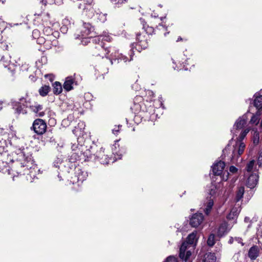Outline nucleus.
Masks as SVG:
<instances>
[{"instance_id": "nucleus-27", "label": "nucleus", "mask_w": 262, "mask_h": 262, "mask_svg": "<svg viewBox=\"0 0 262 262\" xmlns=\"http://www.w3.org/2000/svg\"><path fill=\"white\" fill-rule=\"evenodd\" d=\"M216 257L214 253H207L204 255L203 262H215Z\"/></svg>"}, {"instance_id": "nucleus-56", "label": "nucleus", "mask_w": 262, "mask_h": 262, "mask_svg": "<svg viewBox=\"0 0 262 262\" xmlns=\"http://www.w3.org/2000/svg\"><path fill=\"white\" fill-rule=\"evenodd\" d=\"M182 40V38L181 37H179L178 38V40H177V41H178L179 40Z\"/></svg>"}, {"instance_id": "nucleus-33", "label": "nucleus", "mask_w": 262, "mask_h": 262, "mask_svg": "<svg viewBox=\"0 0 262 262\" xmlns=\"http://www.w3.org/2000/svg\"><path fill=\"white\" fill-rule=\"evenodd\" d=\"M226 229V225L225 224H222L219 228L217 232L218 235L220 236H223V235H224L225 233H227Z\"/></svg>"}, {"instance_id": "nucleus-38", "label": "nucleus", "mask_w": 262, "mask_h": 262, "mask_svg": "<svg viewBox=\"0 0 262 262\" xmlns=\"http://www.w3.org/2000/svg\"><path fill=\"white\" fill-rule=\"evenodd\" d=\"M97 18L102 23L104 22L106 20V14L104 13L96 14Z\"/></svg>"}, {"instance_id": "nucleus-52", "label": "nucleus", "mask_w": 262, "mask_h": 262, "mask_svg": "<svg viewBox=\"0 0 262 262\" xmlns=\"http://www.w3.org/2000/svg\"><path fill=\"white\" fill-rule=\"evenodd\" d=\"M228 147H229V145H228L225 147V148L223 150V153H224V154H226V152L227 151V150H228Z\"/></svg>"}, {"instance_id": "nucleus-32", "label": "nucleus", "mask_w": 262, "mask_h": 262, "mask_svg": "<svg viewBox=\"0 0 262 262\" xmlns=\"http://www.w3.org/2000/svg\"><path fill=\"white\" fill-rule=\"evenodd\" d=\"M50 87L49 85H43L39 90V93L41 96H46L49 93Z\"/></svg>"}, {"instance_id": "nucleus-39", "label": "nucleus", "mask_w": 262, "mask_h": 262, "mask_svg": "<svg viewBox=\"0 0 262 262\" xmlns=\"http://www.w3.org/2000/svg\"><path fill=\"white\" fill-rule=\"evenodd\" d=\"M254 160H251L247 164L246 169L248 172L251 171L254 165Z\"/></svg>"}, {"instance_id": "nucleus-54", "label": "nucleus", "mask_w": 262, "mask_h": 262, "mask_svg": "<svg viewBox=\"0 0 262 262\" xmlns=\"http://www.w3.org/2000/svg\"><path fill=\"white\" fill-rule=\"evenodd\" d=\"M72 104L71 105L70 104L68 106L69 109L73 110L74 108V106H72Z\"/></svg>"}, {"instance_id": "nucleus-29", "label": "nucleus", "mask_w": 262, "mask_h": 262, "mask_svg": "<svg viewBox=\"0 0 262 262\" xmlns=\"http://www.w3.org/2000/svg\"><path fill=\"white\" fill-rule=\"evenodd\" d=\"M53 93L55 94H59L62 92V86L59 82H55L53 84Z\"/></svg>"}, {"instance_id": "nucleus-34", "label": "nucleus", "mask_w": 262, "mask_h": 262, "mask_svg": "<svg viewBox=\"0 0 262 262\" xmlns=\"http://www.w3.org/2000/svg\"><path fill=\"white\" fill-rule=\"evenodd\" d=\"M253 138L252 140L254 144L257 145L259 141V133L256 130H253Z\"/></svg>"}, {"instance_id": "nucleus-35", "label": "nucleus", "mask_w": 262, "mask_h": 262, "mask_svg": "<svg viewBox=\"0 0 262 262\" xmlns=\"http://www.w3.org/2000/svg\"><path fill=\"white\" fill-rule=\"evenodd\" d=\"M127 0H111L112 3L116 7H120L123 4L127 2Z\"/></svg>"}, {"instance_id": "nucleus-10", "label": "nucleus", "mask_w": 262, "mask_h": 262, "mask_svg": "<svg viewBox=\"0 0 262 262\" xmlns=\"http://www.w3.org/2000/svg\"><path fill=\"white\" fill-rule=\"evenodd\" d=\"M110 51L108 48L105 47L104 45L99 43L96 47L93 53L94 55L96 56H100L102 58L105 57L107 58Z\"/></svg>"}, {"instance_id": "nucleus-5", "label": "nucleus", "mask_w": 262, "mask_h": 262, "mask_svg": "<svg viewBox=\"0 0 262 262\" xmlns=\"http://www.w3.org/2000/svg\"><path fill=\"white\" fill-rule=\"evenodd\" d=\"M96 148V146L91 147L89 151L85 152V154L88 158L91 159L94 157V159H97L102 164H108L111 159L108 158L107 155L104 154V149L102 147L100 148L99 150L95 152Z\"/></svg>"}, {"instance_id": "nucleus-9", "label": "nucleus", "mask_w": 262, "mask_h": 262, "mask_svg": "<svg viewBox=\"0 0 262 262\" xmlns=\"http://www.w3.org/2000/svg\"><path fill=\"white\" fill-rule=\"evenodd\" d=\"M32 128L37 135H42L46 131L47 124L42 119H36L33 123Z\"/></svg>"}, {"instance_id": "nucleus-3", "label": "nucleus", "mask_w": 262, "mask_h": 262, "mask_svg": "<svg viewBox=\"0 0 262 262\" xmlns=\"http://www.w3.org/2000/svg\"><path fill=\"white\" fill-rule=\"evenodd\" d=\"M196 241V232H193L188 236L187 241L182 243L180 248L179 256L181 259L186 261L189 258L191 255L189 249L192 248V245Z\"/></svg>"}, {"instance_id": "nucleus-11", "label": "nucleus", "mask_w": 262, "mask_h": 262, "mask_svg": "<svg viewBox=\"0 0 262 262\" xmlns=\"http://www.w3.org/2000/svg\"><path fill=\"white\" fill-rule=\"evenodd\" d=\"M1 63L5 68H7L8 70L11 73H13L15 70V64L11 63L10 61V56L9 55L3 56L1 59Z\"/></svg>"}, {"instance_id": "nucleus-28", "label": "nucleus", "mask_w": 262, "mask_h": 262, "mask_svg": "<svg viewBox=\"0 0 262 262\" xmlns=\"http://www.w3.org/2000/svg\"><path fill=\"white\" fill-rule=\"evenodd\" d=\"M262 113L257 111L255 114H253L250 119V123L251 124L257 125L259 121V116Z\"/></svg>"}, {"instance_id": "nucleus-42", "label": "nucleus", "mask_w": 262, "mask_h": 262, "mask_svg": "<svg viewBox=\"0 0 262 262\" xmlns=\"http://www.w3.org/2000/svg\"><path fill=\"white\" fill-rule=\"evenodd\" d=\"M121 125H118L117 126H115V127L112 129V133L114 135H117L120 130V128L121 127Z\"/></svg>"}, {"instance_id": "nucleus-57", "label": "nucleus", "mask_w": 262, "mask_h": 262, "mask_svg": "<svg viewBox=\"0 0 262 262\" xmlns=\"http://www.w3.org/2000/svg\"><path fill=\"white\" fill-rule=\"evenodd\" d=\"M3 129L0 128V133H2Z\"/></svg>"}, {"instance_id": "nucleus-25", "label": "nucleus", "mask_w": 262, "mask_h": 262, "mask_svg": "<svg viewBox=\"0 0 262 262\" xmlns=\"http://www.w3.org/2000/svg\"><path fill=\"white\" fill-rule=\"evenodd\" d=\"M75 83L73 78L72 77H68L66 78L63 84V88L67 91H69L73 89V84Z\"/></svg>"}, {"instance_id": "nucleus-1", "label": "nucleus", "mask_w": 262, "mask_h": 262, "mask_svg": "<svg viewBox=\"0 0 262 262\" xmlns=\"http://www.w3.org/2000/svg\"><path fill=\"white\" fill-rule=\"evenodd\" d=\"M13 159L11 160L12 162H15L17 166L21 168L26 167L27 170L31 168L33 164L32 155L28 151V149H17L12 153Z\"/></svg>"}, {"instance_id": "nucleus-43", "label": "nucleus", "mask_w": 262, "mask_h": 262, "mask_svg": "<svg viewBox=\"0 0 262 262\" xmlns=\"http://www.w3.org/2000/svg\"><path fill=\"white\" fill-rule=\"evenodd\" d=\"M146 34H151L154 32V29L152 27H147L146 30L144 31Z\"/></svg>"}, {"instance_id": "nucleus-47", "label": "nucleus", "mask_w": 262, "mask_h": 262, "mask_svg": "<svg viewBox=\"0 0 262 262\" xmlns=\"http://www.w3.org/2000/svg\"><path fill=\"white\" fill-rule=\"evenodd\" d=\"M261 162H262V151L260 152L258 158V164L259 166L261 165Z\"/></svg>"}, {"instance_id": "nucleus-20", "label": "nucleus", "mask_w": 262, "mask_h": 262, "mask_svg": "<svg viewBox=\"0 0 262 262\" xmlns=\"http://www.w3.org/2000/svg\"><path fill=\"white\" fill-rule=\"evenodd\" d=\"M259 248L257 246H253L248 251V256L251 260H255L259 256Z\"/></svg>"}, {"instance_id": "nucleus-8", "label": "nucleus", "mask_w": 262, "mask_h": 262, "mask_svg": "<svg viewBox=\"0 0 262 262\" xmlns=\"http://www.w3.org/2000/svg\"><path fill=\"white\" fill-rule=\"evenodd\" d=\"M148 35L146 34L144 32L137 34L136 39L138 41L136 43L137 47H138L137 50L140 51V50L145 49L148 47Z\"/></svg>"}, {"instance_id": "nucleus-30", "label": "nucleus", "mask_w": 262, "mask_h": 262, "mask_svg": "<svg viewBox=\"0 0 262 262\" xmlns=\"http://www.w3.org/2000/svg\"><path fill=\"white\" fill-rule=\"evenodd\" d=\"M244 192L245 190L244 186H240L238 188L235 198L236 202H238L243 198Z\"/></svg>"}, {"instance_id": "nucleus-18", "label": "nucleus", "mask_w": 262, "mask_h": 262, "mask_svg": "<svg viewBox=\"0 0 262 262\" xmlns=\"http://www.w3.org/2000/svg\"><path fill=\"white\" fill-rule=\"evenodd\" d=\"M254 106L256 108L257 111L262 113V95L256 93L254 95Z\"/></svg>"}, {"instance_id": "nucleus-36", "label": "nucleus", "mask_w": 262, "mask_h": 262, "mask_svg": "<svg viewBox=\"0 0 262 262\" xmlns=\"http://www.w3.org/2000/svg\"><path fill=\"white\" fill-rule=\"evenodd\" d=\"M215 244V235L214 234H210L208 238L207 244L209 246L212 247Z\"/></svg>"}, {"instance_id": "nucleus-41", "label": "nucleus", "mask_w": 262, "mask_h": 262, "mask_svg": "<svg viewBox=\"0 0 262 262\" xmlns=\"http://www.w3.org/2000/svg\"><path fill=\"white\" fill-rule=\"evenodd\" d=\"M165 262H177V259L174 256H169L166 258Z\"/></svg>"}, {"instance_id": "nucleus-24", "label": "nucleus", "mask_w": 262, "mask_h": 262, "mask_svg": "<svg viewBox=\"0 0 262 262\" xmlns=\"http://www.w3.org/2000/svg\"><path fill=\"white\" fill-rule=\"evenodd\" d=\"M76 177L77 178L78 182H82L86 179L88 173L86 172L82 171L80 169H78L76 172Z\"/></svg>"}, {"instance_id": "nucleus-6", "label": "nucleus", "mask_w": 262, "mask_h": 262, "mask_svg": "<svg viewBox=\"0 0 262 262\" xmlns=\"http://www.w3.org/2000/svg\"><path fill=\"white\" fill-rule=\"evenodd\" d=\"M29 103L30 102L27 97H21L18 101H15L12 102L13 107L17 114H26L27 112L26 108L28 106Z\"/></svg>"}, {"instance_id": "nucleus-13", "label": "nucleus", "mask_w": 262, "mask_h": 262, "mask_svg": "<svg viewBox=\"0 0 262 262\" xmlns=\"http://www.w3.org/2000/svg\"><path fill=\"white\" fill-rule=\"evenodd\" d=\"M249 112L243 115L242 116L239 117L235 121L233 128L236 129H241L243 128L247 123L248 120V114Z\"/></svg>"}, {"instance_id": "nucleus-50", "label": "nucleus", "mask_w": 262, "mask_h": 262, "mask_svg": "<svg viewBox=\"0 0 262 262\" xmlns=\"http://www.w3.org/2000/svg\"><path fill=\"white\" fill-rule=\"evenodd\" d=\"M235 241V239L234 237H231L230 239L229 240L228 243L230 244H232L233 242Z\"/></svg>"}, {"instance_id": "nucleus-23", "label": "nucleus", "mask_w": 262, "mask_h": 262, "mask_svg": "<svg viewBox=\"0 0 262 262\" xmlns=\"http://www.w3.org/2000/svg\"><path fill=\"white\" fill-rule=\"evenodd\" d=\"M31 110L36 114L37 116L40 117H43L45 113L44 111H41L43 107L41 105L36 104L35 105H31L30 106Z\"/></svg>"}, {"instance_id": "nucleus-19", "label": "nucleus", "mask_w": 262, "mask_h": 262, "mask_svg": "<svg viewBox=\"0 0 262 262\" xmlns=\"http://www.w3.org/2000/svg\"><path fill=\"white\" fill-rule=\"evenodd\" d=\"M213 198H211L207 196L204 204V211L206 215H208L210 213L213 206Z\"/></svg>"}, {"instance_id": "nucleus-31", "label": "nucleus", "mask_w": 262, "mask_h": 262, "mask_svg": "<svg viewBox=\"0 0 262 262\" xmlns=\"http://www.w3.org/2000/svg\"><path fill=\"white\" fill-rule=\"evenodd\" d=\"M76 39L81 40V42L83 45H86L89 42H90L91 37L88 36H82L79 34L76 36Z\"/></svg>"}, {"instance_id": "nucleus-7", "label": "nucleus", "mask_w": 262, "mask_h": 262, "mask_svg": "<svg viewBox=\"0 0 262 262\" xmlns=\"http://www.w3.org/2000/svg\"><path fill=\"white\" fill-rule=\"evenodd\" d=\"M94 5L93 0H82L80 2L78 8L82 10L85 15L92 17L94 15Z\"/></svg>"}, {"instance_id": "nucleus-55", "label": "nucleus", "mask_w": 262, "mask_h": 262, "mask_svg": "<svg viewBox=\"0 0 262 262\" xmlns=\"http://www.w3.org/2000/svg\"><path fill=\"white\" fill-rule=\"evenodd\" d=\"M6 2V0H0V3H2V4H4Z\"/></svg>"}, {"instance_id": "nucleus-16", "label": "nucleus", "mask_w": 262, "mask_h": 262, "mask_svg": "<svg viewBox=\"0 0 262 262\" xmlns=\"http://www.w3.org/2000/svg\"><path fill=\"white\" fill-rule=\"evenodd\" d=\"M112 40V37L110 35L104 33L102 35L93 38L92 41L96 43L104 45V41L111 42Z\"/></svg>"}, {"instance_id": "nucleus-53", "label": "nucleus", "mask_w": 262, "mask_h": 262, "mask_svg": "<svg viewBox=\"0 0 262 262\" xmlns=\"http://www.w3.org/2000/svg\"><path fill=\"white\" fill-rule=\"evenodd\" d=\"M48 45L51 46V48L52 46H56V44H54V43H52V42H48Z\"/></svg>"}, {"instance_id": "nucleus-14", "label": "nucleus", "mask_w": 262, "mask_h": 262, "mask_svg": "<svg viewBox=\"0 0 262 262\" xmlns=\"http://www.w3.org/2000/svg\"><path fill=\"white\" fill-rule=\"evenodd\" d=\"M241 210V207L238 205L234 206L228 214L227 217L229 221H233L232 223H236V219Z\"/></svg>"}, {"instance_id": "nucleus-26", "label": "nucleus", "mask_w": 262, "mask_h": 262, "mask_svg": "<svg viewBox=\"0 0 262 262\" xmlns=\"http://www.w3.org/2000/svg\"><path fill=\"white\" fill-rule=\"evenodd\" d=\"M133 53L130 55V59H128V58L123 55L121 53H118L117 55H115L114 57H115V61L116 60L118 61V62H120L121 61H123L124 62H126L127 61H130L132 60Z\"/></svg>"}, {"instance_id": "nucleus-15", "label": "nucleus", "mask_w": 262, "mask_h": 262, "mask_svg": "<svg viewBox=\"0 0 262 262\" xmlns=\"http://www.w3.org/2000/svg\"><path fill=\"white\" fill-rule=\"evenodd\" d=\"M225 166L224 162L220 161L214 163L212 166V170L214 175L220 176L222 174Z\"/></svg>"}, {"instance_id": "nucleus-17", "label": "nucleus", "mask_w": 262, "mask_h": 262, "mask_svg": "<svg viewBox=\"0 0 262 262\" xmlns=\"http://www.w3.org/2000/svg\"><path fill=\"white\" fill-rule=\"evenodd\" d=\"M59 35V33L57 31H54V33L51 34V35L46 38L44 41V46L47 49H51V46L48 45V42H52L54 44H56V38Z\"/></svg>"}, {"instance_id": "nucleus-48", "label": "nucleus", "mask_w": 262, "mask_h": 262, "mask_svg": "<svg viewBox=\"0 0 262 262\" xmlns=\"http://www.w3.org/2000/svg\"><path fill=\"white\" fill-rule=\"evenodd\" d=\"M55 3L59 5L62 3V0H55Z\"/></svg>"}, {"instance_id": "nucleus-40", "label": "nucleus", "mask_w": 262, "mask_h": 262, "mask_svg": "<svg viewBox=\"0 0 262 262\" xmlns=\"http://www.w3.org/2000/svg\"><path fill=\"white\" fill-rule=\"evenodd\" d=\"M216 190L215 188H211L210 190V191L209 193V195L210 196L208 197L211 198H213V200H214L215 198V195L216 194Z\"/></svg>"}, {"instance_id": "nucleus-21", "label": "nucleus", "mask_w": 262, "mask_h": 262, "mask_svg": "<svg viewBox=\"0 0 262 262\" xmlns=\"http://www.w3.org/2000/svg\"><path fill=\"white\" fill-rule=\"evenodd\" d=\"M258 176L256 174H252L248 178L246 185L247 187L253 188L257 184Z\"/></svg>"}, {"instance_id": "nucleus-44", "label": "nucleus", "mask_w": 262, "mask_h": 262, "mask_svg": "<svg viewBox=\"0 0 262 262\" xmlns=\"http://www.w3.org/2000/svg\"><path fill=\"white\" fill-rule=\"evenodd\" d=\"M235 241L237 242L238 243L241 244L242 246L244 245V243L243 242V239L241 237H234Z\"/></svg>"}, {"instance_id": "nucleus-49", "label": "nucleus", "mask_w": 262, "mask_h": 262, "mask_svg": "<svg viewBox=\"0 0 262 262\" xmlns=\"http://www.w3.org/2000/svg\"><path fill=\"white\" fill-rule=\"evenodd\" d=\"M227 174L226 176V177H225L224 176H223V178H222L223 180L227 181L228 180V176L229 175V173L227 172Z\"/></svg>"}, {"instance_id": "nucleus-58", "label": "nucleus", "mask_w": 262, "mask_h": 262, "mask_svg": "<svg viewBox=\"0 0 262 262\" xmlns=\"http://www.w3.org/2000/svg\"><path fill=\"white\" fill-rule=\"evenodd\" d=\"M17 172L18 173H21L22 172L21 171H17Z\"/></svg>"}, {"instance_id": "nucleus-45", "label": "nucleus", "mask_w": 262, "mask_h": 262, "mask_svg": "<svg viewBox=\"0 0 262 262\" xmlns=\"http://www.w3.org/2000/svg\"><path fill=\"white\" fill-rule=\"evenodd\" d=\"M229 171H230V172H231L233 173H234L237 172V168L234 166H231L230 167Z\"/></svg>"}, {"instance_id": "nucleus-51", "label": "nucleus", "mask_w": 262, "mask_h": 262, "mask_svg": "<svg viewBox=\"0 0 262 262\" xmlns=\"http://www.w3.org/2000/svg\"><path fill=\"white\" fill-rule=\"evenodd\" d=\"M244 221L246 222V223H248V222H250V218L249 217H246L244 219Z\"/></svg>"}, {"instance_id": "nucleus-4", "label": "nucleus", "mask_w": 262, "mask_h": 262, "mask_svg": "<svg viewBox=\"0 0 262 262\" xmlns=\"http://www.w3.org/2000/svg\"><path fill=\"white\" fill-rule=\"evenodd\" d=\"M12 126L10 128V129L11 131V133L8 134H4L3 135L4 137L0 136V154H2L7 151V147L8 145L6 140V138H8V139L9 141V144L13 146L16 148L18 147L17 144L18 139L16 136L15 132L12 130Z\"/></svg>"}, {"instance_id": "nucleus-12", "label": "nucleus", "mask_w": 262, "mask_h": 262, "mask_svg": "<svg viewBox=\"0 0 262 262\" xmlns=\"http://www.w3.org/2000/svg\"><path fill=\"white\" fill-rule=\"evenodd\" d=\"M204 216L201 213L194 214L190 219V225L193 227L199 226L203 222Z\"/></svg>"}, {"instance_id": "nucleus-2", "label": "nucleus", "mask_w": 262, "mask_h": 262, "mask_svg": "<svg viewBox=\"0 0 262 262\" xmlns=\"http://www.w3.org/2000/svg\"><path fill=\"white\" fill-rule=\"evenodd\" d=\"M249 131L250 129L249 128H247L243 130L237 138V141L236 144L233 146L231 158V161L233 163L236 162L239 156L244 152L246 145L243 142V140Z\"/></svg>"}, {"instance_id": "nucleus-46", "label": "nucleus", "mask_w": 262, "mask_h": 262, "mask_svg": "<svg viewBox=\"0 0 262 262\" xmlns=\"http://www.w3.org/2000/svg\"><path fill=\"white\" fill-rule=\"evenodd\" d=\"M45 40H46V38H45L41 37L38 38L37 39V41L38 43H39V44H43L44 45V41Z\"/></svg>"}, {"instance_id": "nucleus-37", "label": "nucleus", "mask_w": 262, "mask_h": 262, "mask_svg": "<svg viewBox=\"0 0 262 262\" xmlns=\"http://www.w3.org/2000/svg\"><path fill=\"white\" fill-rule=\"evenodd\" d=\"M43 33L46 36V37H47L51 35V34H54V31L50 27H47L43 29Z\"/></svg>"}, {"instance_id": "nucleus-22", "label": "nucleus", "mask_w": 262, "mask_h": 262, "mask_svg": "<svg viewBox=\"0 0 262 262\" xmlns=\"http://www.w3.org/2000/svg\"><path fill=\"white\" fill-rule=\"evenodd\" d=\"M93 30V28L89 23H84L80 31V35L82 36H88Z\"/></svg>"}]
</instances>
